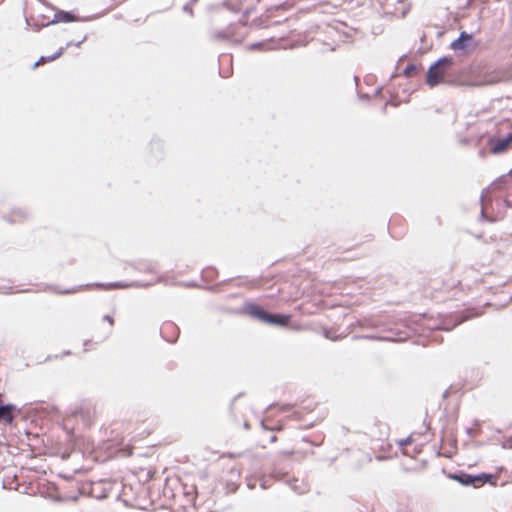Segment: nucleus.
I'll use <instances>...</instances> for the list:
<instances>
[{"mask_svg": "<svg viewBox=\"0 0 512 512\" xmlns=\"http://www.w3.org/2000/svg\"><path fill=\"white\" fill-rule=\"evenodd\" d=\"M240 313L270 326L288 327L291 321L290 314L269 312L263 306L252 301L244 302Z\"/></svg>", "mask_w": 512, "mask_h": 512, "instance_id": "nucleus-1", "label": "nucleus"}, {"mask_svg": "<svg viewBox=\"0 0 512 512\" xmlns=\"http://www.w3.org/2000/svg\"><path fill=\"white\" fill-rule=\"evenodd\" d=\"M455 61L452 56H442L433 62L426 72V84L434 88L445 82V76L453 67Z\"/></svg>", "mask_w": 512, "mask_h": 512, "instance_id": "nucleus-2", "label": "nucleus"}, {"mask_svg": "<svg viewBox=\"0 0 512 512\" xmlns=\"http://www.w3.org/2000/svg\"><path fill=\"white\" fill-rule=\"evenodd\" d=\"M150 285H151V283H140V282L126 283V282L117 281V282H110V283L96 282V283H92V284L74 286L72 288L65 289V290H60L55 286H47L46 289L51 290L56 294L67 295V294H73L82 288H88V287H92V286L101 287L106 290H112V289H124V288H129V287H147Z\"/></svg>", "mask_w": 512, "mask_h": 512, "instance_id": "nucleus-3", "label": "nucleus"}, {"mask_svg": "<svg viewBox=\"0 0 512 512\" xmlns=\"http://www.w3.org/2000/svg\"><path fill=\"white\" fill-rule=\"evenodd\" d=\"M477 47L478 42L474 41L473 33L461 31L459 36L450 43V48L459 54H468L470 47Z\"/></svg>", "mask_w": 512, "mask_h": 512, "instance_id": "nucleus-4", "label": "nucleus"}, {"mask_svg": "<svg viewBox=\"0 0 512 512\" xmlns=\"http://www.w3.org/2000/svg\"><path fill=\"white\" fill-rule=\"evenodd\" d=\"M487 147L492 154H501L512 149V132L506 136L492 135L487 140Z\"/></svg>", "mask_w": 512, "mask_h": 512, "instance_id": "nucleus-5", "label": "nucleus"}, {"mask_svg": "<svg viewBox=\"0 0 512 512\" xmlns=\"http://www.w3.org/2000/svg\"><path fill=\"white\" fill-rule=\"evenodd\" d=\"M242 21L230 24L226 29L220 30L214 34L217 40H230L235 43H240L245 38V33L235 34L234 29L237 27L243 28Z\"/></svg>", "mask_w": 512, "mask_h": 512, "instance_id": "nucleus-6", "label": "nucleus"}, {"mask_svg": "<svg viewBox=\"0 0 512 512\" xmlns=\"http://www.w3.org/2000/svg\"><path fill=\"white\" fill-rule=\"evenodd\" d=\"M94 17L88 16L84 18H80L77 14H75L74 11H65V10H57L54 14V17L52 20L47 21V24H57L60 22L63 23H70L75 21H89L93 19Z\"/></svg>", "mask_w": 512, "mask_h": 512, "instance_id": "nucleus-7", "label": "nucleus"}, {"mask_svg": "<svg viewBox=\"0 0 512 512\" xmlns=\"http://www.w3.org/2000/svg\"><path fill=\"white\" fill-rule=\"evenodd\" d=\"M160 334L169 343H175L179 337L180 329L173 322H165L160 328Z\"/></svg>", "mask_w": 512, "mask_h": 512, "instance_id": "nucleus-8", "label": "nucleus"}, {"mask_svg": "<svg viewBox=\"0 0 512 512\" xmlns=\"http://www.w3.org/2000/svg\"><path fill=\"white\" fill-rule=\"evenodd\" d=\"M20 412L13 404H4L0 401V422L11 424L15 419V413Z\"/></svg>", "mask_w": 512, "mask_h": 512, "instance_id": "nucleus-9", "label": "nucleus"}, {"mask_svg": "<svg viewBox=\"0 0 512 512\" xmlns=\"http://www.w3.org/2000/svg\"><path fill=\"white\" fill-rule=\"evenodd\" d=\"M496 480V476L492 473H479L471 474V486L474 488H480L487 483H492Z\"/></svg>", "mask_w": 512, "mask_h": 512, "instance_id": "nucleus-10", "label": "nucleus"}, {"mask_svg": "<svg viewBox=\"0 0 512 512\" xmlns=\"http://www.w3.org/2000/svg\"><path fill=\"white\" fill-rule=\"evenodd\" d=\"M481 313H471L469 311H462L461 313L457 314L456 316H454V322L453 324L451 325H444L441 327V329L443 330H451L452 328L456 327L457 325H460L462 324L463 322L473 318V317H477V316H480Z\"/></svg>", "mask_w": 512, "mask_h": 512, "instance_id": "nucleus-11", "label": "nucleus"}, {"mask_svg": "<svg viewBox=\"0 0 512 512\" xmlns=\"http://www.w3.org/2000/svg\"><path fill=\"white\" fill-rule=\"evenodd\" d=\"M72 416L80 418L86 427H90L92 423V412L88 407H77L73 410Z\"/></svg>", "mask_w": 512, "mask_h": 512, "instance_id": "nucleus-12", "label": "nucleus"}, {"mask_svg": "<svg viewBox=\"0 0 512 512\" xmlns=\"http://www.w3.org/2000/svg\"><path fill=\"white\" fill-rule=\"evenodd\" d=\"M133 269L142 273H155V264L148 260H139L130 264Z\"/></svg>", "mask_w": 512, "mask_h": 512, "instance_id": "nucleus-13", "label": "nucleus"}, {"mask_svg": "<svg viewBox=\"0 0 512 512\" xmlns=\"http://www.w3.org/2000/svg\"><path fill=\"white\" fill-rule=\"evenodd\" d=\"M449 478L457 481L463 486H471V474L462 470L455 471L449 474Z\"/></svg>", "mask_w": 512, "mask_h": 512, "instance_id": "nucleus-14", "label": "nucleus"}, {"mask_svg": "<svg viewBox=\"0 0 512 512\" xmlns=\"http://www.w3.org/2000/svg\"><path fill=\"white\" fill-rule=\"evenodd\" d=\"M65 51L64 47H60L54 54L49 56H41L37 62L34 63L33 69H35L40 63L52 62L63 55Z\"/></svg>", "mask_w": 512, "mask_h": 512, "instance_id": "nucleus-15", "label": "nucleus"}, {"mask_svg": "<svg viewBox=\"0 0 512 512\" xmlns=\"http://www.w3.org/2000/svg\"><path fill=\"white\" fill-rule=\"evenodd\" d=\"M28 216L27 210L23 208H17L13 209L11 211L10 216L7 218V220L11 223H16L18 221H21L22 219H25Z\"/></svg>", "mask_w": 512, "mask_h": 512, "instance_id": "nucleus-16", "label": "nucleus"}, {"mask_svg": "<svg viewBox=\"0 0 512 512\" xmlns=\"http://www.w3.org/2000/svg\"><path fill=\"white\" fill-rule=\"evenodd\" d=\"M351 326L353 327H359V328H376L377 323L372 318H364L356 320L355 323H352Z\"/></svg>", "mask_w": 512, "mask_h": 512, "instance_id": "nucleus-17", "label": "nucleus"}, {"mask_svg": "<svg viewBox=\"0 0 512 512\" xmlns=\"http://www.w3.org/2000/svg\"><path fill=\"white\" fill-rule=\"evenodd\" d=\"M244 0H225L223 1V6L228 10L238 13L242 11L241 4Z\"/></svg>", "mask_w": 512, "mask_h": 512, "instance_id": "nucleus-18", "label": "nucleus"}, {"mask_svg": "<svg viewBox=\"0 0 512 512\" xmlns=\"http://www.w3.org/2000/svg\"><path fill=\"white\" fill-rule=\"evenodd\" d=\"M218 274V271L214 267H206L202 270V279L206 282L213 281Z\"/></svg>", "mask_w": 512, "mask_h": 512, "instance_id": "nucleus-19", "label": "nucleus"}, {"mask_svg": "<svg viewBox=\"0 0 512 512\" xmlns=\"http://www.w3.org/2000/svg\"><path fill=\"white\" fill-rule=\"evenodd\" d=\"M359 339H368V340H377V341H396L394 338L390 337H382V336H376L372 334L367 335H353L352 340H359Z\"/></svg>", "mask_w": 512, "mask_h": 512, "instance_id": "nucleus-20", "label": "nucleus"}, {"mask_svg": "<svg viewBox=\"0 0 512 512\" xmlns=\"http://www.w3.org/2000/svg\"><path fill=\"white\" fill-rule=\"evenodd\" d=\"M39 18H41L42 20H45L47 19V17L45 15H40ZM51 24H47V21H39V19H34L33 18V21H32V25H31V29L35 32H39L42 28L44 27H48L50 26Z\"/></svg>", "mask_w": 512, "mask_h": 512, "instance_id": "nucleus-21", "label": "nucleus"}, {"mask_svg": "<svg viewBox=\"0 0 512 512\" xmlns=\"http://www.w3.org/2000/svg\"><path fill=\"white\" fill-rule=\"evenodd\" d=\"M417 71H418V66L414 63H410L403 70V74L406 77H412Z\"/></svg>", "mask_w": 512, "mask_h": 512, "instance_id": "nucleus-22", "label": "nucleus"}, {"mask_svg": "<svg viewBox=\"0 0 512 512\" xmlns=\"http://www.w3.org/2000/svg\"><path fill=\"white\" fill-rule=\"evenodd\" d=\"M150 146H151V150H157L159 152L162 151L163 149V144L162 142L159 140V139H152V141L150 142Z\"/></svg>", "mask_w": 512, "mask_h": 512, "instance_id": "nucleus-23", "label": "nucleus"}, {"mask_svg": "<svg viewBox=\"0 0 512 512\" xmlns=\"http://www.w3.org/2000/svg\"><path fill=\"white\" fill-rule=\"evenodd\" d=\"M88 36L87 35H84L83 38L80 40V41H77V42H74V41H69L66 43V46L64 47L65 49L70 47V46H76V47H80L82 43H84L86 40H87Z\"/></svg>", "mask_w": 512, "mask_h": 512, "instance_id": "nucleus-24", "label": "nucleus"}, {"mask_svg": "<svg viewBox=\"0 0 512 512\" xmlns=\"http://www.w3.org/2000/svg\"><path fill=\"white\" fill-rule=\"evenodd\" d=\"M230 280H224L223 282L221 283H218V284H215V285H211V286H206L204 287V289H207L211 292H219L220 291V286L224 283H227L229 282Z\"/></svg>", "mask_w": 512, "mask_h": 512, "instance_id": "nucleus-25", "label": "nucleus"}, {"mask_svg": "<svg viewBox=\"0 0 512 512\" xmlns=\"http://www.w3.org/2000/svg\"><path fill=\"white\" fill-rule=\"evenodd\" d=\"M508 181V176L502 175L499 179L493 182L494 187L500 188L502 184H506Z\"/></svg>", "mask_w": 512, "mask_h": 512, "instance_id": "nucleus-26", "label": "nucleus"}, {"mask_svg": "<svg viewBox=\"0 0 512 512\" xmlns=\"http://www.w3.org/2000/svg\"><path fill=\"white\" fill-rule=\"evenodd\" d=\"M239 485L234 482H228L226 484L227 493H235L238 489Z\"/></svg>", "mask_w": 512, "mask_h": 512, "instance_id": "nucleus-27", "label": "nucleus"}, {"mask_svg": "<svg viewBox=\"0 0 512 512\" xmlns=\"http://www.w3.org/2000/svg\"><path fill=\"white\" fill-rule=\"evenodd\" d=\"M246 485L250 490L254 489L256 487V479L254 477H247Z\"/></svg>", "mask_w": 512, "mask_h": 512, "instance_id": "nucleus-28", "label": "nucleus"}, {"mask_svg": "<svg viewBox=\"0 0 512 512\" xmlns=\"http://www.w3.org/2000/svg\"><path fill=\"white\" fill-rule=\"evenodd\" d=\"M411 442H412V437H411V436H408V437H406V438H404V439L399 440V441H398V445H399L401 448H403V447H405V446H407V445L411 444Z\"/></svg>", "mask_w": 512, "mask_h": 512, "instance_id": "nucleus-29", "label": "nucleus"}, {"mask_svg": "<svg viewBox=\"0 0 512 512\" xmlns=\"http://www.w3.org/2000/svg\"><path fill=\"white\" fill-rule=\"evenodd\" d=\"M502 447L504 449H512V436H510L502 443Z\"/></svg>", "mask_w": 512, "mask_h": 512, "instance_id": "nucleus-30", "label": "nucleus"}, {"mask_svg": "<svg viewBox=\"0 0 512 512\" xmlns=\"http://www.w3.org/2000/svg\"><path fill=\"white\" fill-rule=\"evenodd\" d=\"M183 11L185 13H188L190 14L191 16H193V9H192V4L191 3H186L184 6H183Z\"/></svg>", "mask_w": 512, "mask_h": 512, "instance_id": "nucleus-31", "label": "nucleus"}, {"mask_svg": "<svg viewBox=\"0 0 512 512\" xmlns=\"http://www.w3.org/2000/svg\"><path fill=\"white\" fill-rule=\"evenodd\" d=\"M242 24L244 25L243 28H240V27H237L234 29V33L235 34H239V33H245V35L247 34V30H246V23L242 21Z\"/></svg>", "mask_w": 512, "mask_h": 512, "instance_id": "nucleus-32", "label": "nucleus"}, {"mask_svg": "<svg viewBox=\"0 0 512 512\" xmlns=\"http://www.w3.org/2000/svg\"><path fill=\"white\" fill-rule=\"evenodd\" d=\"M297 483V480H294L290 485H291V488L298 494H302L304 492V490L300 489L298 487V485H296Z\"/></svg>", "mask_w": 512, "mask_h": 512, "instance_id": "nucleus-33", "label": "nucleus"}, {"mask_svg": "<svg viewBox=\"0 0 512 512\" xmlns=\"http://www.w3.org/2000/svg\"><path fill=\"white\" fill-rule=\"evenodd\" d=\"M324 335H325L326 338L331 339L333 341H337V340H340L342 338L341 336L331 337L329 331H325Z\"/></svg>", "mask_w": 512, "mask_h": 512, "instance_id": "nucleus-34", "label": "nucleus"}, {"mask_svg": "<svg viewBox=\"0 0 512 512\" xmlns=\"http://www.w3.org/2000/svg\"><path fill=\"white\" fill-rule=\"evenodd\" d=\"M260 487H261L262 489H264V490H265V489H268V488L270 487V485L268 484V480H266V479H264V478H263V479H261V481H260Z\"/></svg>", "mask_w": 512, "mask_h": 512, "instance_id": "nucleus-35", "label": "nucleus"}, {"mask_svg": "<svg viewBox=\"0 0 512 512\" xmlns=\"http://www.w3.org/2000/svg\"><path fill=\"white\" fill-rule=\"evenodd\" d=\"M264 45L263 42H256V43H253L250 45V49L251 50H255V49H259L260 47H262Z\"/></svg>", "mask_w": 512, "mask_h": 512, "instance_id": "nucleus-36", "label": "nucleus"}, {"mask_svg": "<svg viewBox=\"0 0 512 512\" xmlns=\"http://www.w3.org/2000/svg\"><path fill=\"white\" fill-rule=\"evenodd\" d=\"M292 408H293V406L291 404H283V405H281V410L283 412H289V411L292 410Z\"/></svg>", "mask_w": 512, "mask_h": 512, "instance_id": "nucleus-37", "label": "nucleus"}, {"mask_svg": "<svg viewBox=\"0 0 512 512\" xmlns=\"http://www.w3.org/2000/svg\"><path fill=\"white\" fill-rule=\"evenodd\" d=\"M302 441L308 442V443H310L311 445H314V446H319L321 444V441H310L307 437H303Z\"/></svg>", "mask_w": 512, "mask_h": 512, "instance_id": "nucleus-38", "label": "nucleus"}, {"mask_svg": "<svg viewBox=\"0 0 512 512\" xmlns=\"http://www.w3.org/2000/svg\"><path fill=\"white\" fill-rule=\"evenodd\" d=\"M103 320H104V321L109 322V324H110L111 326H113V325H114V319H113V317H111L110 315H105V316L103 317Z\"/></svg>", "mask_w": 512, "mask_h": 512, "instance_id": "nucleus-39", "label": "nucleus"}, {"mask_svg": "<svg viewBox=\"0 0 512 512\" xmlns=\"http://www.w3.org/2000/svg\"><path fill=\"white\" fill-rule=\"evenodd\" d=\"M195 487H192L191 491H185V495L190 499L193 500Z\"/></svg>", "mask_w": 512, "mask_h": 512, "instance_id": "nucleus-40", "label": "nucleus"}, {"mask_svg": "<svg viewBox=\"0 0 512 512\" xmlns=\"http://www.w3.org/2000/svg\"><path fill=\"white\" fill-rule=\"evenodd\" d=\"M32 21H33L32 17H30V18L25 17V25H26L27 28H31Z\"/></svg>", "mask_w": 512, "mask_h": 512, "instance_id": "nucleus-41", "label": "nucleus"}, {"mask_svg": "<svg viewBox=\"0 0 512 512\" xmlns=\"http://www.w3.org/2000/svg\"><path fill=\"white\" fill-rule=\"evenodd\" d=\"M497 82H499V78L496 77H491L486 81L487 84H495Z\"/></svg>", "mask_w": 512, "mask_h": 512, "instance_id": "nucleus-42", "label": "nucleus"}, {"mask_svg": "<svg viewBox=\"0 0 512 512\" xmlns=\"http://www.w3.org/2000/svg\"><path fill=\"white\" fill-rule=\"evenodd\" d=\"M242 396H243V393H239V394H237V395L232 399V401H231V405H230V408H231V409H232V407H233V405H234V402H235L237 399H239L240 397H242Z\"/></svg>", "mask_w": 512, "mask_h": 512, "instance_id": "nucleus-43", "label": "nucleus"}, {"mask_svg": "<svg viewBox=\"0 0 512 512\" xmlns=\"http://www.w3.org/2000/svg\"><path fill=\"white\" fill-rule=\"evenodd\" d=\"M253 8H246L243 10V16L246 17L252 12Z\"/></svg>", "mask_w": 512, "mask_h": 512, "instance_id": "nucleus-44", "label": "nucleus"}, {"mask_svg": "<svg viewBox=\"0 0 512 512\" xmlns=\"http://www.w3.org/2000/svg\"><path fill=\"white\" fill-rule=\"evenodd\" d=\"M359 98L362 99V100H367L369 99V95L368 94H358Z\"/></svg>", "mask_w": 512, "mask_h": 512, "instance_id": "nucleus-45", "label": "nucleus"}, {"mask_svg": "<svg viewBox=\"0 0 512 512\" xmlns=\"http://www.w3.org/2000/svg\"><path fill=\"white\" fill-rule=\"evenodd\" d=\"M187 287H199V285L196 282L192 281L187 284Z\"/></svg>", "mask_w": 512, "mask_h": 512, "instance_id": "nucleus-46", "label": "nucleus"}, {"mask_svg": "<svg viewBox=\"0 0 512 512\" xmlns=\"http://www.w3.org/2000/svg\"><path fill=\"white\" fill-rule=\"evenodd\" d=\"M282 454L283 455H292L293 451H283Z\"/></svg>", "mask_w": 512, "mask_h": 512, "instance_id": "nucleus-47", "label": "nucleus"}, {"mask_svg": "<svg viewBox=\"0 0 512 512\" xmlns=\"http://www.w3.org/2000/svg\"><path fill=\"white\" fill-rule=\"evenodd\" d=\"M466 433H467L468 435H471V433H472V429H471V428H467Z\"/></svg>", "mask_w": 512, "mask_h": 512, "instance_id": "nucleus-48", "label": "nucleus"}, {"mask_svg": "<svg viewBox=\"0 0 512 512\" xmlns=\"http://www.w3.org/2000/svg\"><path fill=\"white\" fill-rule=\"evenodd\" d=\"M249 427H250V426H249V423H248V422H245V423H244V428H245V429H249Z\"/></svg>", "mask_w": 512, "mask_h": 512, "instance_id": "nucleus-49", "label": "nucleus"}, {"mask_svg": "<svg viewBox=\"0 0 512 512\" xmlns=\"http://www.w3.org/2000/svg\"><path fill=\"white\" fill-rule=\"evenodd\" d=\"M276 439H277V438H276V436H272V437L270 438V442H275V441H276Z\"/></svg>", "mask_w": 512, "mask_h": 512, "instance_id": "nucleus-50", "label": "nucleus"}, {"mask_svg": "<svg viewBox=\"0 0 512 512\" xmlns=\"http://www.w3.org/2000/svg\"><path fill=\"white\" fill-rule=\"evenodd\" d=\"M198 1H199V0H190V2H189V3H191V4L193 5V4H196Z\"/></svg>", "mask_w": 512, "mask_h": 512, "instance_id": "nucleus-51", "label": "nucleus"}, {"mask_svg": "<svg viewBox=\"0 0 512 512\" xmlns=\"http://www.w3.org/2000/svg\"><path fill=\"white\" fill-rule=\"evenodd\" d=\"M380 91H381V88H377V89H376V91H375V93H376V94H379V93H380Z\"/></svg>", "mask_w": 512, "mask_h": 512, "instance_id": "nucleus-52", "label": "nucleus"}, {"mask_svg": "<svg viewBox=\"0 0 512 512\" xmlns=\"http://www.w3.org/2000/svg\"><path fill=\"white\" fill-rule=\"evenodd\" d=\"M448 396V391H445L443 397L446 398Z\"/></svg>", "mask_w": 512, "mask_h": 512, "instance_id": "nucleus-53", "label": "nucleus"}, {"mask_svg": "<svg viewBox=\"0 0 512 512\" xmlns=\"http://www.w3.org/2000/svg\"><path fill=\"white\" fill-rule=\"evenodd\" d=\"M89 342H90V341H88V340H87V341H85V342H84V346L86 347V346L88 345V343H89Z\"/></svg>", "mask_w": 512, "mask_h": 512, "instance_id": "nucleus-54", "label": "nucleus"}, {"mask_svg": "<svg viewBox=\"0 0 512 512\" xmlns=\"http://www.w3.org/2000/svg\"><path fill=\"white\" fill-rule=\"evenodd\" d=\"M276 405H277V404H270V405H269V407H268V409H270L271 407L276 406Z\"/></svg>", "mask_w": 512, "mask_h": 512, "instance_id": "nucleus-55", "label": "nucleus"}, {"mask_svg": "<svg viewBox=\"0 0 512 512\" xmlns=\"http://www.w3.org/2000/svg\"><path fill=\"white\" fill-rule=\"evenodd\" d=\"M471 1H472V0H469V1H468V5L471 3Z\"/></svg>", "mask_w": 512, "mask_h": 512, "instance_id": "nucleus-56", "label": "nucleus"}]
</instances>
